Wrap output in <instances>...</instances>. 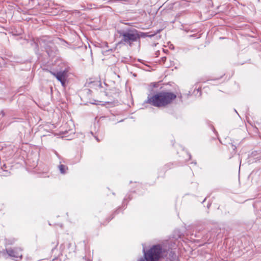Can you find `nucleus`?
Listing matches in <instances>:
<instances>
[{
    "mask_svg": "<svg viewBox=\"0 0 261 261\" xmlns=\"http://www.w3.org/2000/svg\"><path fill=\"white\" fill-rule=\"evenodd\" d=\"M120 36L122 37V41L129 45H131L133 42L136 41L139 38V36L135 30L123 32L120 33Z\"/></svg>",
    "mask_w": 261,
    "mask_h": 261,
    "instance_id": "7ed1b4c3",
    "label": "nucleus"
},
{
    "mask_svg": "<svg viewBox=\"0 0 261 261\" xmlns=\"http://www.w3.org/2000/svg\"><path fill=\"white\" fill-rule=\"evenodd\" d=\"M144 259L141 258L138 261H159L163 257V252L160 245H154L147 251L143 249Z\"/></svg>",
    "mask_w": 261,
    "mask_h": 261,
    "instance_id": "f03ea898",
    "label": "nucleus"
},
{
    "mask_svg": "<svg viewBox=\"0 0 261 261\" xmlns=\"http://www.w3.org/2000/svg\"><path fill=\"white\" fill-rule=\"evenodd\" d=\"M176 97V95L173 93L160 92L148 97L146 102L156 107H165L170 104Z\"/></svg>",
    "mask_w": 261,
    "mask_h": 261,
    "instance_id": "f257e3e1",
    "label": "nucleus"
},
{
    "mask_svg": "<svg viewBox=\"0 0 261 261\" xmlns=\"http://www.w3.org/2000/svg\"><path fill=\"white\" fill-rule=\"evenodd\" d=\"M6 251L8 255L12 257L20 258H22V250L20 248L7 249Z\"/></svg>",
    "mask_w": 261,
    "mask_h": 261,
    "instance_id": "39448f33",
    "label": "nucleus"
},
{
    "mask_svg": "<svg viewBox=\"0 0 261 261\" xmlns=\"http://www.w3.org/2000/svg\"><path fill=\"white\" fill-rule=\"evenodd\" d=\"M50 73L61 83L63 86H65V81L67 77V72L65 70L57 72L50 71Z\"/></svg>",
    "mask_w": 261,
    "mask_h": 261,
    "instance_id": "20e7f679",
    "label": "nucleus"
},
{
    "mask_svg": "<svg viewBox=\"0 0 261 261\" xmlns=\"http://www.w3.org/2000/svg\"><path fill=\"white\" fill-rule=\"evenodd\" d=\"M1 113L2 114V115L3 116L4 115V114L3 112H2Z\"/></svg>",
    "mask_w": 261,
    "mask_h": 261,
    "instance_id": "0eeeda50",
    "label": "nucleus"
},
{
    "mask_svg": "<svg viewBox=\"0 0 261 261\" xmlns=\"http://www.w3.org/2000/svg\"><path fill=\"white\" fill-rule=\"evenodd\" d=\"M59 168L61 173L63 174L65 173L67 170V167L63 165H60L59 166Z\"/></svg>",
    "mask_w": 261,
    "mask_h": 261,
    "instance_id": "423d86ee",
    "label": "nucleus"
}]
</instances>
